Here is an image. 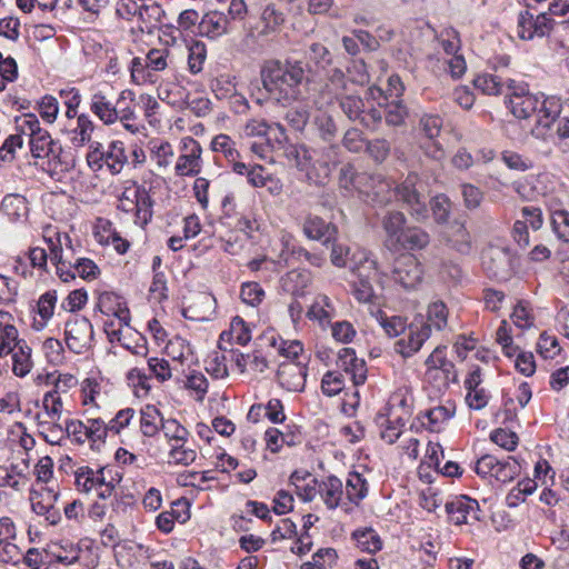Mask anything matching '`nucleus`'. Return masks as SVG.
<instances>
[{"instance_id": "e2e57ef3", "label": "nucleus", "mask_w": 569, "mask_h": 569, "mask_svg": "<svg viewBox=\"0 0 569 569\" xmlns=\"http://www.w3.org/2000/svg\"><path fill=\"white\" fill-rule=\"evenodd\" d=\"M283 21V14L278 11L273 4L266 6L261 13V23L263 27L260 33L262 36H269L276 32Z\"/></svg>"}, {"instance_id": "7ed1b4c3", "label": "nucleus", "mask_w": 569, "mask_h": 569, "mask_svg": "<svg viewBox=\"0 0 569 569\" xmlns=\"http://www.w3.org/2000/svg\"><path fill=\"white\" fill-rule=\"evenodd\" d=\"M418 182L419 177L416 173L408 174L405 181L392 190L389 181H381L377 187L376 196L380 197L385 190H388L391 194L389 197H382L380 199L381 202H388L391 196H395L398 200L407 204L412 217L418 221H422L428 217V209L425 196L421 194L417 188Z\"/></svg>"}, {"instance_id": "e433bc0d", "label": "nucleus", "mask_w": 569, "mask_h": 569, "mask_svg": "<svg viewBox=\"0 0 569 569\" xmlns=\"http://www.w3.org/2000/svg\"><path fill=\"white\" fill-rule=\"evenodd\" d=\"M281 281L284 291L293 296H301L311 282V274L305 269H296L287 272Z\"/></svg>"}, {"instance_id": "393cba45", "label": "nucleus", "mask_w": 569, "mask_h": 569, "mask_svg": "<svg viewBox=\"0 0 569 569\" xmlns=\"http://www.w3.org/2000/svg\"><path fill=\"white\" fill-rule=\"evenodd\" d=\"M456 406L448 401L445 405L422 411L419 419L423 427L432 432H440L447 422L455 416Z\"/></svg>"}, {"instance_id": "69168bd1", "label": "nucleus", "mask_w": 569, "mask_h": 569, "mask_svg": "<svg viewBox=\"0 0 569 569\" xmlns=\"http://www.w3.org/2000/svg\"><path fill=\"white\" fill-rule=\"evenodd\" d=\"M169 458L173 463L189 466L196 460L197 451L187 441H180L170 445Z\"/></svg>"}, {"instance_id": "bb28decb", "label": "nucleus", "mask_w": 569, "mask_h": 569, "mask_svg": "<svg viewBox=\"0 0 569 569\" xmlns=\"http://www.w3.org/2000/svg\"><path fill=\"white\" fill-rule=\"evenodd\" d=\"M128 163V154L124 142L112 140L103 148V168L112 174H119Z\"/></svg>"}, {"instance_id": "f03ea898", "label": "nucleus", "mask_w": 569, "mask_h": 569, "mask_svg": "<svg viewBox=\"0 0 569 569\" xmlns=\"http://www.w3.org/2000/svg\"><path fill=\"white\" fill-rule=\"evenodd\" d=\"M94 310L108 318L103 328L109 340L120 341L121 330L130 323V311L122 298L114 292H100Z\"/></svg>"}, {"instance_id": "de8ad7c7", "label": "nucleus", "mask_w": 569, "mask_h": 569, "mask_svg": "<svg viewBox=\"0 0 569 569\" xmlns=\"http://www.w3.org/2000/svg\"><path fill=\"white\" fill-rule=\"evenodd\" d=\"M550 224L556 237L569 242V211L563 208H550Z\"/></svg>"}, {"instance_id": "052dcab7", "label": "nucleus", "mask_w": 569, "mask_h": 569, "mask_svg": "<svg viewBox=\"0 0 569 569\" xmlns=\"http://www.w3.org/2000/svg\"><path fill=\"white\" fill-rule=\"evenodd\" d=\"M29 143L34 158H47L53 152L54 142L47 130L38 131V134L29 139Z\"/></svg>"}, {"instance_id": "5fc2aeb1", "label": "nucleus", "mask_w": 569, "mask_h": 569, "mask_svg": "<svg viewBox=\"0 0 569 569\" xmlns=\"http://www.w3.org/2000/svg\"><path fill=\"white\" fill-rule=\"evenodd\" d=\"M162 422L161 413L154 406H146L141 410L140 428L144 436H154L159 430V425H162Z\"/></svg>"}, {"instance_id": "b1692460", "label": "nucleus", "mask_w": 569, "mask_h": 569, "mask_svg": "<svg viewBox=\"0 0 569 569\" xmlns=\"http://www.w3.org/2000/svg\"><path fill=\"white\" fill-rule=\"evenodd\" d=\"M303 233L307 238L328 246L336 241L338 230L335 224L326 222L320 217L309 216L303 222Z\"/></svg>"}, {"instance_id": "8fccbe9b", "label": "nucleus", "mask_w": 569, "mask_h": 569, "mask_svg": "<svg viewBox=\"0 0 569 569\" xmlns=\"http://www.w3.org/2000/svg\"><path fill=\"white\" fill-rule=\"evenodd\" d=\"M368 493L367 480L358 472H350L346 482V496L352 503H359Z\"/></svg>"}, {"instance_id": "1a4fd4ad", "label": "nucleus", "mask_w": 569, "mask_h": 569, "mask_svg": "<svg viewBox=\"0 0 569 569\" xmlns=\"http://www.w3.org/2000/svg\"><path fill=\"white\" fill-rule=\"evenodd\" d=\"M60 492L53 486H32L29 492L31 510L51 525L56 526L61 520L60 509L57 507Z\"/></svg>"}, {"instance_id": "dca6fc26", "label": "nucleus", "mask_w": 569, "mask_h": 569, "mask_svg": "<svg viewBox=\"0 0 569 569\" xmlns=\"http://www.w3.org/2000/svg\"><path fill=\"white\" fill-rule=\"evenodd\" d=\"M43 239L50 250V259H59L67 263H73L77 258V246L73 244L70 236L59 232L53 227H47L43 231Z\"/></svg>"}, {"instance_id": "f3484780", "label": "nucleus", "mask_w": 569, "mask_h": 569, "mask_svg": "<svg viewBox=\"0 0 569 569\" xmlns=\"http://www.w3.org/2000/svg\"><path fill=\"white\" fill-rule=\"evenodd\" d=\"M430 328L423 325V321L411 322L405 332V336L395 343V350L403 358H410L416 355L430 338Z\"/></svg>"}, {"instance_id": "a18cd8bd", "label": "nucleus", "mask_w": 569, "mask_h": 569, "mask_svg": "<svg viewBox=\"0 0 569 569\" xmlns=\"http://www.w3.org/2000/svg\"><path fill=\"white\" fill-rule=\"evenodd\" d=\"M348 92V81L346 78L345 72L339 69L335 68L329 72V76L327 78V81L321 90V93L323 96H330L335 99L340 98L345 93Z\"/></svg>"}, {"instance_id": "20e7f679", "label": "nucleus", "mask_w": 569, "mask_h": 569, "mask_svg": "<svg viewBox=\"0 0 569 569\" xmlns=\"http://www.w3.org/2000/svg\"><path fill=\"white\" fill-rule=\"evenodd\" d=\"M349 269L357 277L352 293L359 302H370L375 296L371 280L378 276L377 261L365 249H357L350 257Z\"/></svg>"}, {"instance_id": "680f3d73", "label": "nucleus", "mask_w": 569, "mask_h": 569, "mask_svg": "<svg viewBox=\"0 0 569 569\" xmlns=\"http://www.w3.org/2000/svg\"><path fill=\"white\" fill-rule=\"evenodd\" d=\"M505 84L498 76L491 73H482L473 79L476 89L489 96L500 94Z\"/></svg>"}, {"instance_id": "4d7b16f0", "label": "nucleus", "mask_w": 569, "mask_h": 569, "mask_svg": "<svg viewBox=\"0 0 569 569\" xmlns=\"http://www.w3.org/2000/svg\"><path fill=\"white\" fill-rule=\"evenodd\" d=\"M521 473L520 463L512 457L507 459H498L496 469L493 470L492 477L500 482L512 481L516 477Z\"/></svg>"}, {"instance_id": "423d86ee", "label": "nucleus", "mask_w": 569, "mask_h": 569, "mask_svg": "<svg viewBox=\"0 0 569 569\" xmlns=\"http://www.w3.org/2000/svg\"><path fill=\"white\" fill-rule=\"evenodd\" d=\"M153 200L149 191L137 183L124 188L118 199V209L131 213L133 221L139 227L147 226L152 219Z\"/></svg>"}, {"instance_id": "c9c22d12", "label": "nucleus", "mask_w": 569, "mask_h": 569, "mask_svg": "<svg viewBox=\"0 0 569 569\" xmlns=\"http://www.w3.org/2000/svg\"><path fill=\"white\" fill-rule=\"evenodd\" d=\"M58 296L56 290H49L39 297L37 312L40 320H34L33 328L42 330L52 318L57 305Z\"/></svg>"}, {"instance_id": "603ef678", "label": "nucleus", "mask_w": 569, "mask_h": 569, "mask_svg": "<svg viewBox=\"0 0 569 569\" xmlns=\"http://www.w3.org/2000/svg\"><path fill=\"white\" fill-rule=\"evenodd\" d=\"M50 548L52 557L63 565L74 563L80 557V549L69 540L52 543Z\"/></svg>"}, {"instance_id": "c756f323", "label": "nucleus", "mask_w": 569, "mask_h": 569, "mask_svg": "<svg viewBox=\"0 0 569 569\" xmlns=\"http://www.w3.org/2000/svg\"><path fill=\"white\" fill-rule=\"evenodd\" d=\"M318 493L330 510L336 509L343 496L342 481L336 476H329L322 479L318 485Z\"/></svg>"}, {"instance_id": "49530a36", "label": "nucleus", "mask_w": 569, "mask_h": 569, "mask_svg": "<svg viewBox=\"0 0 569 569\" xmlns=\"http://www.w3.org/2000/svg\"><path fill=\"white\" fill-rule=\"evenodd\" d=\"M336 100L339 102L341 111L349 120L359 121V119H362L365 103L359 96L347 92Z\"/></svg>"}, {"instance_id": "58836bf2", "label": "nucleus", "mask_w": 569, "mask_h": 569, "mask_svg": "<svg viewBox=\"0 0 569 569\" xmlns=\"http://www.w3.org/2000/svg\"><path fill=\"white\" fill-rule=\"evenodd\" d=\"M229 365L228 350L220 347L219 350L209 353L206 371L216 379H223L229 375Z\"/></svg>"}, {"instance_id": "f8f14e48", "label": "nucleus", "mask_w": 569, "mask_h": 569, "mask_svg": "<svg viewBox=\"0 0 569 569\" xmlns=\"http://www.w3.org/2000/svg\"><path fill=\"white\" fill-rule=\"evenodd\" d=\"M507 107L518 119H528L540 106V97L529 92L527 84H517L515 81L508 83Z\"/></svg>"}, {"instance_id": "a211bd4d", "label": "nucleus", "mask_w": 569, "mask_h": 569, "mask_svg": "<svg viewBox=\"0 0 569 569\" xmlns=\"http://www.w3.org/2000/svg\"><path fill=\"white\" fill-rule=\"evenodd\" d=\"M17 527L12 518L0 517V561L17 565L22 557V549L17 543Z\"/></svg>"}, {"instance_id": "412c9836", "label": "nucleus", "mask_w": 569, "mask_h": 569, "mask_svg": "<svg viewBox=\"0 0 569 569\" xmlns=\"http://www.w3.org/2000/svg\"><path fill=\"white\" fill-rule=\"evenodd\" d=\"M74 482L79 491L88 493L91 490H97L101 498L110 496L112 491V487L106 482L103 469L93 470L88 466L79 467L74 471Z\"/></svg>"}, {"instance_id": "864d4df0", "label": "nucleus", "mask_w": 569, "mask_h": 569, "mask_svg": "<svg viewBox=\"0 0 569 569\" xmlns=\"http://www.w3.org/2000/svg\"><path fill=\"white\" fill-rule=\"evenodd\" d=\"M1 210L11 221H17L27 216V201L23 197L18 194L6 196L1 202Z\"/></svg>"}, {"instance_id": "4be33fe9", "label": "nucleus", "mask_w": 569, "mask_h": 569, "mask_svg": "<svg viewBox=\"0 0 569 569\" xmlns=\"http://www.w3.org/2000/svg\"><path fill=\"white\" fill-rule=\"evenodd\" d=\"M307 368L299 361L288 360L279 365L277 378L279 385L291 392L305 389Z\"/></svg>"}, {"instance_id": "c03bdc74", "label": "nucleus", "mask_w": 569, "mask_h": 569, "mask_svg": "<svg viewBox=\"0 0 569 569\" xmlns=\"http://www.w3.org/2000/svg\"><path fill=\"white\" fill-rule=\"evenodd\" d=\"M390 415H396L397 422L405 420L411 415L412 396L408 390L396 391L390 400Z\"/></svg>"}, {"instance_id": "a19ab883", "label": "nucleus", "mask_w": 569, "mask_h": 569, "mask_svg": "<svg viewBox=\"0 0 569 569\" xmlns=\"http://www.w3.org/2000/svg\"><path fill=\"white\" fill-rule=\"evenodd\" d=\"M10 355H12V370L14 375L18 377L27 376L33 365L31 359V348L24 340H22Z\"/></svg>"}, {"instance_id": "f257e3e1", "label": "nucleus", "mask_w": 569, "mask_h": 569, "mask_svg": "<svg viewBox=\"0 0 569 569\" xmlns=\"http://www.w3.org/2000/svg\"><path fill=\"white\" fill-rule=\"evenodd\" d=\"M264 89L278 101L289 102L301 96L306 70L301 61H268L261 71Z\"/></svg>"}, {"instance_id": "ddd939ff", "label": "nucleus", "mask_w": 569, "mask_h": 569, "mask_svg": "<svg viewBox=\"0 0 569 569\" xmlns=\"http://www.w3.org/2000/svg\"><path fill=\"white\" fill-rule=\"evenodd\" d=\"M540 97V106L533 113L536 116V124L531 129V133L538 138L546 140L552 136V124L558 120L562 104L557 97Z\"/></svg>"}, {"instance_id": "13d9d810", "label": "nucleus", "mask_w": 569, "mask_h": 569, "mask_svg": "<svg viewBox=\"0 0 569 569\" xmlns=\"http://www.w3.org/2000/svg\"><path fill=\"white\" fill-rule=\"evenodd\" d=\"M132 103L133 102L126 101L124 104L119 107L116 123L120 122L124 130L137 134L140 133L143 127L138 122V116Z\"/></svg>"}, {"instance_id": "37998d69", "label": "nucleus", "mask_w": 569, "mask_h": 569, "mask_svg": "<svg viewBox=\"0 0 569 569\" xmlns=\"http://www.w3.org/2000/svg\"><path fill=\"white\" fill-rule=\"evenodd\" d=\"M446 240L457 251L467 253L470 249V234L465 224L455 221L446 231Z\"/></svg>"}, {"instance_id": "3c124183", "label": "nucleus", "mask_w": 569, "mask_h": 569, "mask_svg": "<svg viewBox=\"0 0 569 569\" xmlns=\"http://www.w3.org/2000/svg\"><path fill=\"white\" fill-rule=\"evenodd\" d=\"M166 353L172 360L184 363L192 357L193 350L188 340L180 336H176L168 341L166 346Z\"/></svg>"}, {"instance_id": "09e8293b", "label": "nucleus", "mask_w": 569, "mask_h": 569, "mask_svg": "<svg viewBox=\"0 0 569 569\" xmlns=\"http://www.w3.org/2000/svg\"><path fill=\"white\" fill-rule=\"evenodd\" d=\"M352 536L357 548L361 551L375 553L382 547L381 539L373 529L366 528L362 530H357Z\"/></svg>"}, {"instance_id": "473e14b6", "label": "nucleus", "mask_w": 569, "mask_h": 569, "mask_svg": "<svg viewBox=\"0 0 569 569\" xmlns=\"http://www.w3.org/2000/svg\"><path fill=\"white\" fill-rule=\"evenodd\" d=\"M199 29L202 36L217 39L228 32V19L222 12H208L201 19Z\"/></svg>"}, {"instance_id": "bf43d9fd", "label": "nucleus", "mask_w": 569, "mask_h": 569, "mask_svg": "<svg viewBox=\"0 0 569 569\" xmlns=\"http://www.w3.org/2000/svg\"><path fill=\"white\" fill-rule=\"evenodd\" d=\"M537 489V482L535 479H523L513 487L506 497V502L509 507H518L525 501L526 497L533 493Z\"/></svg>"}, {"instance_id": "4c0bfd02", "label": "nucleus", "mask_w": 569, "mask_h": 569, "mask_svg": "<svg viewBox=\"0 0 569 569\" xmlns=\"http://www.w3.org/2000/svg\"><path fill=\"white\" fill-rule=\"evenodd\" d=\"M164 14V10L158 3L141 6L137 11L138 20L141 22L140 30L151 32L162 21Z\"/></svg>"}, {"instance_id": "0eeeda50", "label": "nucleus", "mask_w": 569, "mask_h": 569, "mask_svg": "<svg viewBox=\"0 0 569 569\" xmlns=\"http://www.w3.org/2000/svg\"><path fill=\"white\" fill-rule=\"evenodd\" d=\"M555 27L567 31L569 30V21L556 22L546 12L535 16L526 10L518 16L517 33L520 39L529 41L549 36Z\"/></svg>"}, {"instance_id": "6e6552de", "label": "nucleus", "mask_w": 569, "mask_h": 569, "mask_svg": "<svg viewBox=\"0 0 569 569\" xmlns=\"http://www.w3.org/2000/svg\"><path fill=\"white\" fill-rule=\"evenodd\" d=\"M286 156L311 181L317 182L330 173L329 162L320 160L319 152L308 149L306 146H289L286 150Z\"/></svg>"}, {"instance_id": "c85d7f7f", "label": "nucleus", "mask_w": 569, "mask_h": 569, "mask_svg": "<svg viewBox=\"0 0 569 569\" xmlns=\"http://www.w3.org/2000/svg\"><path fill=\"white\" fill-rule=\"evenodd\" d=\"M337 310L331 299L326 295L315 297L307 316L310 320L318 321L321 327L329 326L336 317Z\"/></svg>"}, {"instance_id": "9b49d317", "label": "nucleus", "mask_w": 569, "mask_h": 569, "mask_svg": "<svg viewBox=\"0 0 569 569\" xmlns=\"http://www.w3.org/2000/svg\"><path fill=\"white\" fill-rule=\"evenodd\" d=\"M202 147L193 137L181 138L174 174L180 178L197 177L202 170Z\"/></svg>"}, {"instance_id": "338daca9", "label": "nucleus", "mask_w": 569, "mask_h": 569, "mask_svg": "<svg viewBox=\"0 0 569 569\" xmlns=\"http://www.w3.org/2000/svg\"><path fill=\"white\" fill-rule=\"evenodd\" d=\"M207 59V48L201 41H194L189 46L188 69L191 73L197 74L203 69Z\"/></svg>"}, {"instance_id": "6ab92c4d", "label": "nucleus", "mask_w": 569, "mask_h": 569, "mask_svg": "<svg viewBox=\"0 0 569 569\" xmlns=\"http://www.w3.org/2000/svg\"><path fill=\"white\" fill-rule=\"evenodd\" d=\"M446 511L455 525H468L480 519V508L477 500L459 496L446 502Z\"/></svg>"}, {"instance_id": "f704fd0d", "label": "nucleus", "mask_w": 569, "mask_h": 569, "mask_svg": "<svg viewBox=\"0 0 569 569\" xmlns=\"http://www.w3.org/2000/svg\"><path fill=\"white\" fill-rule=\"evenodd\" d=\"M150 159L154 162L159 171H167L172 163L174 150L167 140H157L150 142Z\"/></svg>"}, {"instance_id": "ea45409f", "label": "nucleus", "mask_w": 569, "mask_h": 569, "mask_svg": "<svg viewBox=\"0 0 569 569\" xmlns=\"http://www.w3.org/2000/svg\"><path fill=\"white\" fill-rule=\"evenodd\" d=\"M102 382L93 378H87L82 382V402L84 406L100 407L107 400V392Z\"/></svg>"}, {"instance_id": "774afa93", "label": "nucleus", "mask_w": 569, "mask_h": 569, "mask_svg": "<svg viewBox=\"0 0 569 569\" xmlns=\"http://www.w3.org/2000/svg\"><path fill=\"white\" fill-rule=\"evenodd\" d=\"M266 292L262 287L254 281L244 282L240 289V298L243 303L250 307H258L264 299Z\"/></svg>"}, {"instance_id": "6e6d98bb", "label": "nucleus", "mask_w": 569, "mask_h": 569, "mask_svg": "<svg viewBox=\"0 0 569 569\" xmlns=\"http://www.w3.org/2000/svg\"><path fill=\"white\" fill-rule=\"evenodd\" d=\"M184 388L193 393L197 401L201 402L208 392L209 381L202 372L192 370L186 376Z\"/></svg>"}, {"instance_id": "39448f33", "label": "nucleus", "mask_w": 569, "mask_h": 569, "mask_svg": "<svg viewBox=\"0 0 569 569\" xmlns=\"http://www.w3.org/2000/svg\"><path fill=\"white\" fill-rule=\"evenodd\" d=\"M136 94L130 89L119 92L114 101L112 89L108 86L94 89L90 97V111L104 124L112 126L116 123L119 107L126 101L134 102Z\"/></svg>"}, {"instance_id": "4468645a", "label": "nucleus", "mask_w": 569, "mask_h": 569, "mask_svg": "<svg viewBox=\"0 0 569 569\" xmlns=\"http://www.w3.org/2000/svg\"><path fill=\"white\" fill-rule=\"evenodd\" d=\"M392 278L405 289H416L423 279L422 266L415 256L402 254L395 261Z\"/></svg>"}, {"instance_id": "5701e85b", "label": "nucleus", "mask_w": 569, "mask_h": 569, "mask_svg": "<svg viewBox=\"0 0 569 569\" xmlns=\"http://www.w3.org/2000/svg\"><path fill=\"white\" fill-rule=\"evenodd\" d=\"M337 366L350 376L355 386L363 385L367 380V366L363 359L358 358L352 348H342L339 351Z\"/></svg>"}, {"instance_id": "2eb2a0df", "label": "nucleus", "mask_w": 569, "mask_h": 569, "mask_svg": "<svg viewBox=\"0 0 569 569\" xmlns=\"http://www.w3.org/2000/svg\"><path fill=\"white\" fill-rule=\"evenodd\" d=\"M513 190L525 200H535L549 194L555 188V181L549 173L529 174L513 181Z\"/></svg>"}, {"instance_id": "aec40b11", "label": "nucleus", "mask_w": 569, "mask_h": 569, "mask_svg": "<svg viewBox=\"0 0 569 569\" xmlns=\"http://www.w3.org/2000/svg\"><path fill=\"white\" fill-rule=\"evenodd\" d=\"M97 124L87 113H80L78 119L63 124V133L74 148H82L92 142Z\"/></svg>"}, {"instance_id": "72a5a7b5", "label": "nucleus", "mask_w": 569, "mask_h": 569, "mask_svg": "<svg viewBox=\"0 0 569 569\" xmlns=\"http://www.w3.org/2000/svg\"><path fill=\"white\" fill-rule=\"evenodd\" d=\"M406 217L400 211H390L382 219V227L386 232V246L391 249L395 248L396 241H399L400 236L406 230Z\"/></svg>"}, {"instance_id": "a878e982", "label": "nucleus", "mask_w": 569, "mask_h": 569, "mask_svg": "<svg viewBox=\"0 0 569 569\" xmlns=\"http://www.w3.org/2000/svg\"><path fill=\"white\" fill-rule=\"evenodd\" d=\"M190 518L188 503L183 500H177L172 503L171 510L162 511L156 518L157 528L163 533H170L176 521L186 522Z\"/></svg>"}, {"instance_id": "cd10ccee", "label": "nucleus", "mask_w": 569, "mask_h": 569, "mask_svg": "<svg viewBox=\"0 0 569 569\" xmlns=\"http://www.w3.org/2000/svg\"><path fill=\"white\" fill-rule=\"evenodd\" d=\"M430 243V236L427 231L419 227H408L402 232L399 238V241H396L395 248H391L392 251L399 250H422Z\"/></svg>"}, {"instance_id": "2f4dec72", "label": "nucleus", "mask_w": 569, "mask_h": 569, "mask_svg": "<svg viewBox=\"0 0 569 569\" xmlns=\"http://www.w3.org/2000/svg\"><path fill=\"white\" fill-rule=\"evenodd\" d=\"M213 300L206 293H198L193 301L182 309L186 319L192 321L209 320L213 310Z\"/></svg>"}, {"instance_id": "0e129e2a", "label": "nucleus", "mask_w": 569, "mask_h": 569, "mask_svg": "<svg viewBox=\"0 0 569 569\" xmlns=\"http://www.w3.org/2000/svg\"><path fill=\"white\" fill-rule=\"evenodd\" d=\"M426 370H430V372H436V369H441L442 371H447L450 373V370H456L455 365L447 359L446 357V347L438 346L433 349V351L427 357L425 361Z\"/></svg>"}, {"instance_id": "79ce46f5", "label": "nucleus", "mask_w": 569, "mask_h": 569, "mask_svg": "<svg viewBox=\"0 0 569 569\" xmlns=\"http://www.w3.org/2000/svg\"><path fill=\"white\" fill-rule=\"evenodd\" d=\"M449 310L447 305L441 300H435L428 305L427 321L423 325L433 328L437 331H442L448 326Z\"/></svg>"}, {"instance_id": "9d476101", "label": "nucleus", "mask_w": 569, "mask_h": 569, "mask_svg": "<svg viewBox=\"0 0 569 569\" xmlns=\"http://www.w3.org/2000/svg\"><path fill=\"white\" fill-rule=\"evenodd\" d=\"M94 331L90 320L83 316H73L64 323V341L76 355H84L93 343Z\"/></svg>"}, {"instance_id": "7c9ffc66", "label": "nucleus", "mask_w": 569, "mask_h": 569, "mask_svg": "<svg viewBox=\"0 0 569 569\" xmlns=\"http://www.w3.org/2000/svg\"><path fill=\"white\" fill-rule=\"evenodd\" d=\"M11 316L0 311V357L10 355L22 339H19L18 329L9 321Z\"/></svg>"}]
</instances>
